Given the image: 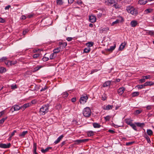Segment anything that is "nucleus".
I'll use <instances>...</instances> for the list:
<instances>
[{"instance_id":"nucleus-1","label":"nucleus","mask_w":154,"mask_h":154,"mask_svg":"<svg viewBox=\"0 0 154 154\" xmlns=\"http://www.w3.org/2000/svg\"><path fill=\"white\" fill-rule=\"evenodd\" d=\"M49 105L47 104L42 106L40 109V114L42 115H44L48 111L49 109Z\"/></svg>"},{"instance_id":"nucleus-2","label":"nucleus","mask_w":154,"mask_h":154,"mask_svg":"<svg viewBox=\"0 0 154 154\" xmlns=\"http://www.w3.org/2000/svg\"><path fill=\"white\" fill-rule=\"evenodd\" d=\"M91 112L90 109L88 107L84 109L83 111V114L85 117H89L91 115Z\"/></svg>"},{"instance_id":"nucleus-3","label":"nucleus","mask_w":154,"mask_h":154,"mask_svg":"<svg viewBox=\"0 0 154 154\" xmlns=\"http://www.w3.org/2000/svg\"><path fill=\"white\" fill-rule=\"evenodd\" d=\"M89 140V139H88L76 140H74V142H75V144H79L81 143H85L87 142Z\"/></svg>"},{"instance_id":"nucleus-4","label":"nucleus","mask_w":154,"mask_h":154,"mask_svg":"<svg viewBox=\"0 0 154 154\" xmlns=\"http://www.w3.org/2000/svg\"><path fill=\"white\" fill-rule=\"evenodd\" d=\"M88 99V97L86 95L81 97L80 100V103L83 104H84L86 102Z\"/></svg>"},{"instance_id":"nucleus-5","label":"nucleus","mask_w":154,"mask_h":154,"mask_svg":"<svg viewBox=\"0 0 154 154\" xmlns=\"http://www.w3.org/2000/svg\"><path fill=\"white\" fill-rule=\"evenodd\" d=\"M20 109H22L21 106L20 107L17 105H15L10 109V111L12 112L18 110Z\"/></svg>"},{"instance_id":"nucleus-6","label":"nucleus","mask_w":154,"mask_h":154,"mask_svg":"<svg viewBox=\"0 0 154 154\" xmlns=\"http://www.w3.org/2000/svg\"><path fill=\"white\" fill-rule=\"evenodd\" d=\"M11 146V144L10 143L8 144H7L0 143V148H9Z\"/></svg>"},{"instance_id":"nucleus-7","label":"nucleus","mask_w":154,"mask_h":154,"mask_svg":"<svg viewBox=\"0 0 154 154\" xmlns=\"http://www.w3.org/2000/svg\"><path fill=\"white\" fill-rule=\"evenodd\" d=\"M125 91V88L123 87L120 88L117 90V93L119 95H122Z\"/></svg>"},{"instance_id":"nucleus-8","label":"nucleus","mask_w":154,"mask_h":154,"mask_svg":"<svg viewBox=\"0 0 154 154\" xmlns=\"http://www.w3.org/2000/svg\"><path fill=\"white\" fill-rule=\"evenodd\" d=\"M89 21L91 23H94L96 21V17L93 15L90 16L89 17Z\"/></svg>"},{"instance_id":"nucleus-9","label":"nucleus","mask_w":154,"mask_h":154,"mask_svg":"<svg viewBox=\"0 0 154 154\" xmlns=\"http://www.w3.org/2000/svg\"><path fill=\"white\" fill-rule=\"evenodd\" d=\"M115 0H105V3L106 5H111L115 3Z\"/></svg>"},{"instance_id":"nucleus-10","label":"nucleus","mask_w":154,"mask_h":154,"mask_svg":"<svg viewBox=\"0 0 154 154\" xmlns=\"http://www.w3.org/2000/svg\"><path fill=\"white\" fill-rule=\"evenodd\" d=\"M133 121V120L131 119H126L124 120L125 122L130 126L133 123L132 122Z\"/></svg>"},{"instance_id":"nucleus-11","label":"nucleus","mask_w":154,"mask_h":154,"mask_svg":"<svg viewBox=\"0 0 154 154\" xmlns=\"http://www.w3.org/2000/svg\"><path fill=\"white\" fill-rule=\"evenodd\" d=\"M120 18L121 19V20H118V19L116 20L115 21L113 22L111 24V25L113 26L115 24H117L119 23V22L120 21L121 22L124 21V19L122 17H120Z\"/></svg>"},{"instance_id":"nucleus-12","label":"nucleus","mask_w":154,"mask_h":154,"mask_svg":"<svg viewBox=\"0 0 154 154\" xmlns=\"http://www.w3.org/2000/svg\"><path fill=\"white\" fill-rule=\"evenodd\" d=\"M138 24L137 21L134 20H132L130 23V25L132 27H135Z\"/></svg>"},{"instance_id":"nucleus-13","label":"nucleus","mask_w":154,"mask_h":154,"mask_svg":"<svg viewBox=\"0 0 154 154\" xmlns=\"http://www.w3.org/2000/svg\"><path fill=\"white\" fill-rule=\"evenodd\" d=\"M59 44L61 48H62V49H63L64 48H65L67 45V43L65 42H59Z\"/></svg>"},{"instance_id":"nucleus-14","label":"nucleus","mask_w":154,"mask_h":154,"mask_svg":"<svg viewBox=\"0 0 154 154\" xmlns=\"http://www.w3.org/2000/svg\"><path fill=\"white\" fill-rule=\"evenodd\" d=\"M111 81H106L103 84V87H110V86Z\"/></svg>"},{"instance_id":"nucleus-15","label":"nucleus","mask_w":154,"mask_h":154,"mask_svg":"<svg viewBox=\"0 0 154 154\" xmlns=\"http://www.w3.org/2000/svg\"><path fill=\"white\" fill-rule=\"evenodd\" d=\"M64 137V136L63 135H62L60 136L54 142V143L55 144H57L58 143L60 140L62 139Z\"/></svg>"},{"instance_id":"nucleus-16","label":"nucleus","mask_w":154,"mask_h":154,"mask_svg":"<svg viewBox=\"0 0 154 154\" xmlns=\"http://www.w3.org/2000/svg\"><path fill=\"white\" fill-rule=\"evenodd\" d=\"M134 8L133 6H129L127 7L126 9L127 12L128 13H131V11H132L133 10Z\"/></svg>"},{"instance_id":"nucleus-17","label":"nucleus","mask_w":154,"mask_h":154,"mask_svg":"<svg viewBox=\"0 0 154 154\" xmlns=\"http://www.w3.org/2000/svg\"><path fill=\"white\" fill-rule=\"evenodd\" d=\"M129 13L134 16H136L138 14V12L137 9L136 8H134L133 10V11Z\"/></svg>"},{"instance_id":"nucleus-18","label":"nucleus","mask_w":154,"mask_h":154,"mask_svg":"<svg viewBox=\"0 0 154 154\" xmlns=\"http://www.w3.org/2000/svg\"><path fill=\"white\" fill-rule=\"evenodd\" d=\"M147 2V0H139L138 1L139 4L142 5L146 4Z\"/></svg>"},{"instance_id":"nucleus-19","label":"nucleus","mask_w":154,"mask_h":154,"mask_svg":"<svg viewBox=\"0 0 154 154\" xmlns=\"http://www.w3.org/2000/svg\"><path fill=\"white\" fill-rule=\"evenodd\" d=\"M31 105L30 103H27L23 104L22 106H21L22 109L23 110H24L26 108L29 106Z\"/></svg>"},{"instance_id":"nucleus-20","label":"nucleus","mask_w":154,"mask_h":154,"mask_svg":"<svg viewBox=\"0 0 154 154\" xmlns=\"http://www.w3.org/2000/svg\"><path fill=\"white\" fill-rule=\"evenodd\" d=\"M113 106L111 105H108L103 107V109L106 110H109V109H112L113 108Z\"/></svg>"},{"instance_id":"nucleus-21","label":"nucleus","mask_w":154,"mask_h":154,"mask_svg":"<svg viewBox=\"0 0 154 154\" xmlns=\"http://www.w3.org/2000/svg\"><path fill=\"white\" fill-rule=\"evenodd\" d=\"M135 124L137 126L140 127L141 128H143L145 125V123L143 122H135Z\"/></svg>"},{"instance_id":"nucleus-22","label":"nucleus","mask_w":154,"mask_h":154,"mask_svg":"<svg viewBox=\"0 0 154 154\" xmlns=\"http://www.w3.org/2000/svg\"><path fill=\"white\" fill-rule=\"evenodd\" d=\"M145 31H146V33L150 35H154V31L153 30H145Z\"/></svg>"},{"instance_id":"nucleus-23","label":"nucleus","mask_w":154,"mask_h":154,"mask_svg":"<svg viewBox=\"0 0 154 154\" xmlns=\"http://www.w3.org/2000/svg\"><path fill=\"white\" fill-rule=\"evenodd\" d=\"M143 137L146 140L147 143H151V141L150 140L149 137L146 134V133L144 134Z\"/></svg>"},{"instance_id":"nucleus-24","label":"nucleus","mask_w":154,"mask_h":154,"mask_svg":"<svg viewBox=\"0 0 154 154\" xmlns=\"http://www.w3.org/2000/svg\"><path fill=\"white\" fill-rule=\"evenodd\" d=\"M126 45V43H122L120 47L119 48V50L120 51H122L125 48V45Z\"/></svg>"},{"instance_id":"nucleus-25","label":"nucleus","mask_w":154,"mask_h":154,"mask_svg":"<svg viewBox=\"0 0 154 154\" xmlns=\"http://www.w3.org/2000/svg\"><path fill=\"white\" fill-rule=\"evenodd\" d=\"M146 86H152L154 85V82L151 81L146 82L144 83Z\"/></svg>"},{"instance_id":"nucleus-26","label":"nucleus","mask_w":154,"mask_h":154,"mask_svg":"<svg viewBox=\"0 0 154 154\" xmlns=\"http://www.w3.org/2000/svg\"><path fill=\"white\" fill-rule=\"evenodd\" d=\"M28 131H23L21 134H19V136L22 137H24L28 133Z\"/></svg>"},{"instance_id":"nucleus-27","label":"nucleus","mask_w":154,"mask_h":154,"mask_svg":"<svg viewBox=\"0 0 154 154\" xmlns=\"http://www.w3.org/2000/svg\"><path fill=\"white\" fill-rule=\"evenodd\" d=\"M37 145L35 143H34L33 144V153L35 154H38L36 152Z\"/></svg>"},{"instance_id":"nucleus-28","label":"nucleus","mask_w":154,"mask_h":154,"mask_svg":"<svg viewBox=\"0 0 154 154\" xmlns=\"http://www.w3.org/2000/svg\"><path fill=\"white\" fill-rule=\"evenodd\" d=\"M153 11L152 9H147L145 10L144 11V14H147Z\"/></svg>"},{"instance_id":"nucleus-29","label":"nucleus","mask_w":154,"mask_h":154,"mask_svg":"<svg viewBox=\"0 0 154 154\" xmlns=\"http://www.w3.org/2000/svg\"><path fill=\"white\" fill-rule=\"evenodd\" d=\"M116 47V45L115 44V45L113 46H111L110 47V48L108 49H107V51H111L112 52L113 50L115 49Z\"/></svg>"},{"instance_id":"nucleus-30","label":"nucleus","mask_w":154,"mask_h":154,"mask_svg":"<svg viewBox=\"0 0 154 154\" xmlns=\"http://www.w3.org/2000/svg\"><path fill=\"white\" fill-rule=\"evenodd\" d=\"M63 3V2L62 0H57L56 4L57 5H61Z\"/></svg>"},{"instance_id":"nucleus-31","label":"nucleus","mask_w":154,"mask_h":154,"mask_svg":"<svg viewBox=\"0 0 154 154\" xmlns=\"http://www.w3.org/2000/svg\"><path fill=\"white\" fill-rule=\"evenodd\" d=\"M62 97L63 98H65L67 97L69 95L68 93L66 91L63 93L62 94Z\"/></svg>"},{"instance_id":"nucleus-32","label":"nucleus","mask_w":154,"mask_h":154,"mask_svg":"<svg viewBox=\"0 0 154 154\" xmlns=\"http://www.w3.org/2000/svg\"><path fill=\"white\" fill-rule=\"evenodd\" d=\"M57 56L56 54L54 52L53 53L51 54L50 56V59L51 60H52L54 58H55L56 56Z\"/></svg>"},{"instance_id":"nucleus-33","label":"nucleus","mask_w":154,"mask_h":154,"mask_svg":"<svg viewBox=\"0 0 154 154\" xmlns=\"http://www.w3.org/2000/svg\"><path fill=\"white\" fill-rule=\"evenodd\" d=\"M93 126L94 128H99L101 127V126L98 123H94L93 124Z\"/></svg>"},{"instance_id":"nucleus-34","label":"nucleus","mask_w":154,"mask_h":154,"mask_svg":"<svg viewBox=\"0 0 154 154\" xmlns=\"http://www.w3.org/2000/svg\"><path fill=\"white\" fill-rule=\"evenodd\" d=\"M51 147H48L45 149H42L41 151L42 153H45L48 152L49 149H51Z\"/></svg>"},{"instance_id":"nucleus-35","label":"nucleus","mask_w":154,"mask_h":154,"mask_svg":"<svg viewBox=\"0 0 154 154\" xmlns=\"http://www.w3.org/2000/svg\"><path fill=\"white\" fill-rule=\"evenodd\" d=\"M87 134L88 137H90L94 135V132L92 131H89L87 132Z\"/></svg>"},{"instance_id":"nucleus-36","label":"nucleus","mask_w":154,"mask_h":154,"mask_svg":"<svg viewBox=\"0 0 154 154\" xmlns=\"http://www.w3.org/2000/svg\"><path fill=\"white\" fill-rule=\"evenodd\" d=\"M139 94V92H134L132 93V97L138 96Z\"/></svg>"},{"instance_id":"nucleus-37","label":"nucleus","mask_w":154,"mask_h":154,"mask_svg":"<svg viewBox=\"0 0 154 154\" xmlns=\"http://www.w3.org/2000/svg\"><path fill=\"white\" fill-rule=\"evenodd\" d=\"M61 49V48L60 46L59 47L57 48L54 50V52L55 53L57 54V53L59 52L60 51Z\"/></svg>"},{"instance_id":"nucleus-38","label":"nucleus","mask_w":154,"mask_h":154,"mask_svg":"<svg viewBox=\"0 0 154 154\" xmlns=\"http://www.w3.org/2000/svg\"><path fill=\"white\" fill-rule=\"evenodd\" d=\"M146 86L145 83L143 85H137L136 86V87H137L138 89H141L142 88H145Z\"/></svg>"},{"instance_id":"nucleus-39","label":"nucleus","mask_w":154,"mask_h":154,"mask_svg":"<svg viewBox=\"0 0 154 154\" xmlns=\"http://www.w3.org/2000/svg\"><path fill=\"white\" fill-rule=\"evenodd\" d=\"M6 71V69L5 68L3 67H0V73H2L5 72Z\"/></svg>"},{"instance_id":"nucleus-40","label":"nucleus","mask_w":154,"mask_h":154,"mask_svg":"<svg viewBox=\"0 0 154 154\" xmlns=\"http://www.w3.org/2000/svg\"><path fill=\"white\" fill-rule=\"evenodd\" d=\"M146 133L149 136L152 135L153 134L152 131L150 129H147Z\"/></svg>"},{"instance_id":"nucleus-41","label":"nucleus","mask_w":154,"mask_h":154,"mask_svg":"<svg viewBox=\"0 0 154 154\" xmlns=\"http://www.w3.org/2000/svg\"><path fill=\"white\" fill-rule=\"evenodd\" d=\"M5 63L8 66L14 64V63H12V61H6L5 62Z\"/></svg>"},{"instance_id":"nucleus-42","label":"nucleus","mask_w":154,"mask_h":154,"mask_svg":"<svg viewBox=\"0 0 154 154\" xmlns=\"http://www.w3.org/2000/svg\"><path fill=\"white\" fill-rule=\"evenodd\" d=\"M91 51L90 48H85L84 50V52L87 53Z\"/></svg>"},{"instance_id":"nucleus-43","label":"nucleus","mask_w":154,"mask_h":154,"mask_svg":"<svg viewBox=\"0 0 154 154\" xmlns=\"http://www.w3.org/2000/svg\"><path fill=\"white\" fill-rule=\"evenodd\" d=\"M7 117H5L1 119L0 120V125L1 124H3L5 121V120L7 119Z\"/></svg>"},{"instance_id":"nucleus-44","label":"nucleus","mask_w":154,"mask_h":154,"mask_svg":"<svg viewBox=\"0 0 154 154\" xmlns=\"http://www.w3.org/2000/svg\"><path fill=\"white\" fill-rule=\"evenodd\" d=\"M55 108L57 109H60L61 108V105L59 103L57 104L55 106Z\"/></svg>"},{"instance_id":"nucleus-45","label":"nucleus","mask_w":154,"mask_h":154,"mask_svg":"<svg viewBox=\"0 0 154 154\" xmlns=\"http://www.w3.org/2000/svg\"><path fill=\"white\" fill-rule=\"evenodd\" d=\"M130 126L132 127L133 129L134 130L136 131H137V129L136 128V126L134 124L132 123L131 125Z\"/></svg>"},{"instance_id":"nucleus-46","label":"nucleus","mask_w":154,"mask_h":154,"mask_svg":"<svg viewBox=\"0 0 154 154\" xmlns=\"http://www.w3.org/2000/svg\"><path fill=\"white\" fill-rule=\"evenodd\" d=\"M93 43L92 42H89L86 43V45L88 47H91L93 45Z\"/></svg>"},{"instance_id":"nucleus-47","label":"nucleus","mask_w":154,"mask_h":154,"mask_svg":"<svg viewBox=\"0 0 154 154\" xmlns=\"http://www.w3.org/2000/svg\"><path fill=\"white\" fill-rule=\"evenodd\" d=\"M142 112V111L141 110H137L135 111L134 113L136 115H138L140 114Z\"/></svg>"},{"instance_id":"nucleus-48","label":"nucleus","mask_w":154,"mask_h":154,"mask_svg":"<svg viewBox=\"0 0 154 154\" xmlns=\"http://www.w3.org/2000/svg\"><path fill=\"white\" fill-rule=\"evenodd\" d=\"M106 121H109L111 118V117L109 116H107L104 117Z\"/></svg>"},{"instance_id":"nucleus-49","label":"nucleus","mask_w":154,"mask_h":154,"mask_svg":"<svg viewBox=\"0 0 154 154\" xmlns=\"http://www.w3.org/2000/svg\"><path fill=\"white\" fill-rule=\"evenodd\" d=\"M39 56V54H33L32 57L34 58H36Z\"/></svg>"},{"instance_id":"nucleus-50","label":"nucleus","mask_w":154,"mask_h":154,"mask_svg":"<svg viewBox=\"0 0 154 154\" xmlns=\"http://www.w3.org/2000/svg\"><path fill=\"white\" fill-rule=\"evenodd\" d=\"M7 59V58L6 57H3L2 58L0 59V62L4 61L6 60Z\"/></svg>"},{"instance_id":"nucleus-51","label":"nucleus","mask_w":154,"mask_h":154,"mask_svg":"<svg viewBox=\"0 0 154 154\" xmlns=\"http://www.w3.org/2000/svg\"><path fill=\"white\" fill-rule=\"evenodd\" d=\"M42 66H38L35 67L34 69V70L36 71L40 69L42 67Z\"/></svg>"},{"instance_id":"nucleus-52","label":"nucleus","mask_w":154,"mask_h":154,"mask_svg":"<svg viewBox=\"0 0 154 154\" xmlns=\"http://www.w3.org/2000/svg\"><path fill=\"white\" fill-rule=\"evenodd\" d=\"M150 75H147L145 76H143V78H144L145 79H150Z\"/></svg>"},{"instance_id":"nucleus-53","label":"nucleus","mask_w":154,"mask_h":154,"mask_svg":"<svg viewBox=\"0 0 154 154\" xmlns=\"http://www.w3.org/2000/svg\"><path fill=\"white\" fill-rule=\"evenodd\" d=\"M11 88L13 89H16L17 88V85L16 84L13 85L11 86Z\"/></svg>"},{"instance_id":"nucleus-54","label":"nucleus","mask_w":154,"mask_h":154,"mask_svg":"<svg viewBox=\"0 0 154 154\" xmlns=\"http://www.w3.org/2000/svg\"><path fill=\"white\" fill-rule=\"evenodd\" d=\"M48 88V87L45 86L44 88H42V89L40 90V91H45L46 89Z\"/></svg>"},{"instance_id":"nucleus-55","label":"nucleus","mask_w":154,"mask_h":154,"mask_svg":"<svg viewBox=\"0 0 154 154\" xmlns=\"http://www.w3.org/2000/svg\"><path fill=\"white\" fill-rule=\"evenodd\" d=\"M5 22V20L2 17H0V23H3Z\"/></svg>"},{"instance_id":"nucleus-56","label":"nucleus","mask_w":154,"mask_h":154,"mask_svg":"<svg viewBox=\"0 0 154 154\" xmlns=\"http://www.w3.org/2000/svg\"><path fill=\"white\" fill-rule=\"evenodd\" d=\"M134 143V142H127L126 143V145L127 146H130L131 145Z\"/></svg>"},{"instance_id":"nucleus-57","label":"nucleus","mask_w":154,"mask_h":154,"mask_svg":"<svg viewBox=\"0 0 154 154\" xmlns=\"http://www.w3.org/2000/svg\"><path fill=\"white\" fill-rule=\"evenodd\" d=\"M108 30H109V28L108 27H105L102 29L101 30L103 32L104 31H107Z\"/></svg>"},{"instance_id":"nucleus-58","label":"nucleus","mask_w":154,"mask_h":154,"mask_svg":"<svg viewBox=\"0 0 154 154\" xmlns=\"http://www.w3.org/2000/svg\"><path fill=\"white\" fill-rule=\"evenodd\" d=\"M49 60V58L48 57H44L43 58V60L44 61H48Z\"/></svg>"},{"instance_id":"nucleus-59","label":"nucleus","mask_w":154,"mask_h":154,"mask_svg":"<svg viewBox=\"0 0 154 154\" xmlns=\"http://www.w3.org/2000/svg\"><path fill=\"white\" fill-rule=\"evenodd\" d=\"M16 132V130L14 131L13 132L11 133V136L10 137V138H11V137L14 135L15 133Z\"/></svg>"},{"instance_id":"nucleus-60","label":"nucleus","mask_w":154,"mask_h":154,"mask_svg":"<svg viewBox=\"0 0 154 154\" xmlns=\"http://www.w3.org/2000/svg\"><path fill=\"white\" fill-rule=\"evenodd\" d=\"M73 39V38L70 37H68L66 38V40L69 42L71 41Z\"/></svg>"},{"instance_id":"nucleus-61","label":"nucleus","mask_w":154,"mask_h":154,"mask_svg":"<svg viewBox=\"0 0 154 154\" xmlns=\"http://www.w3.org/2000/svg\"><path fill=\"white\" fill-rule=\"evenodd\" d=\"M28 30L27 29H25L23 30V35H25L28 32Z\"/></svg>"},{"instance_id":"nucleus-62","label":"nucleus","mask_w":154,"mask_h":154,"mask_svg":"<svg viewBox=\"0 0 154 154\" xmlns=\"http://www.w3.org/2000/svg\"><path fill=\"white\" fill-rule=\"evenodd\" d=\"M139 81L140 82L143 83L145 82V80L144 78H143V79H140L139 80Z\"/></svg>"},{"instance_id":"nucleus-63","label":"nucleus","mask_w":154,"mask_h":154,"mask_svg":"<svg viewBox=\"0 0 154 154\" xmlns=\"http://www.w3.org/2000/svg\"><path fill=\"white\" fill-rule=\"evenodd\" d=\"M31 103L33 104H35L37 103V101L35 100H33L31 101Z\"/></svg>"},{"instance_id":"nucleus-64","label":"nucleus","mask_w":154,"mask_h":154,"mask_svg":"<svg viewBox=\"0 0 154 154\" xmlns=\"http://www.w3.org/2000/svg\"><path fill=\"white\" fill-rule=\"evenodd\" d=\"M11 6L10 5H8L5 7V10H8L9 9V8H11Z\"/></svg>"}]
</instances>
